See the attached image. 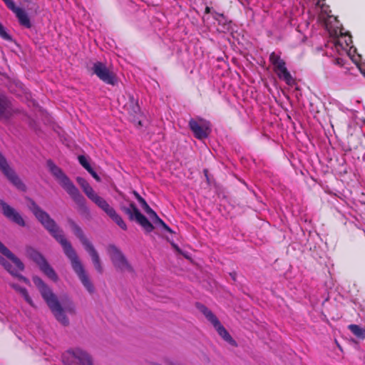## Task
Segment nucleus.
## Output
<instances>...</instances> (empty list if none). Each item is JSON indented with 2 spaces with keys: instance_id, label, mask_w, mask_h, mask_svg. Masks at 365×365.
I'll use <instances>...</instances> for the list:
<instances>
[{
  "instance_id": "obj_9",
  "label": "nucleus",
  "mask_w": 365,
  "mask_h": 365,
  "mask_svg": "<svg viewBox=\"0 0 365 365\" xmlns=\"http://www.w3.org/2000/svg\"><path fill=\"white\" fill-rule=\"evenodd\" d=\"M76 181L82 188L86 196L93 202L97 206L102 203L105 199L99 196L89 185L86 180L81 177H78Z\"/></svg>"
},
{
  "instance_id": "obj_13",
  "label": "nucleus",
  "mask_w": 365,
  "mask_h": 365,
  "mask_svg": "<svg viewBox=\"0 0 365 365\" xmlns=\"http://www.w3.org/2000/svg\"><path fill=\"white\" fill-rule=\"evenodd\" d=\"M73 234L79 239L84 248L86 249L93 244L86 237L81 228L71 219L68 220Z\"/></svg>"
},
{
  "instance_id": "obj_10",
  "label": "nucleus",
  "mask_w": 365,
  "mask_h": 365,
  "mask_svg": "<svg viewBox=\"0 0 365 365\" xmlns=\"http://www.w3.org/2000/svg\"><path fill=\"white\" fill-rule=\"evenodd\" d=\"M98 207L103 210L122 230H127V225L123 221V218L116 212L115 209L111 207L106 200Z\"/></svg>"
},
{
  "instance_id": "obj_12",
  "label": "nucleus",
  "mask_w": 365,
  "mask_h": 365,
  "mask_svg": "<svg viewBox=\"0 0 365 365\" xmlns=\"http://www.w3.org/2000/svg\"><path fill=\"white\" fill-rule=\"evenodd\" d=\"M0 206L1 207L4 215L7 218L19 225H23L22 217L14 208H12L9 205L1 200Z\"/></svg>"
},
{
  "instance_id": "obj_21",
  "label": "nucleus",
  "mask_w": 365,
  "mask_h": 365,
  "mask_svg": "<svg viewBox=\"0 0 365 365\" xmlns=\"http://www.w3.org/2000/svg\"><path fill=\"white\" fill-rule=\"evenodd\" d=\"M200 312L205 316L212 325L216 324L219 320L212 312L204 305L199 307Z\"/></svg>"
},
{
  "instance_id": "obj_22",
  "label": "nucleus",
  "mask_w": 365,
  "mask_h": 365,
  "mask_svg": "<svg viewBox=\"0 0 365 365\" xmlns=\"http://www.w3.org/2000/svg\"><path fill=\"white\" fill-rule=\"evenodd\" d=\"M129 113L133 117V120H135V118H138L140 115V108L138 103L135 101L134 98H130V106L129 109Z\"/></svg>"
},
{
  "instance_id": "obj_31",
  "label": "nucleus",
  "mask_w": 365,
  "mask_h": 365,
  "mask_svg": "<svg viewBox=\"0 0 365 365\" xmlns=\"http://www.w3.org/2000/svg\"><path fill=\"white\" fill-rule=\"evenodd\" d=\"M132 193L133 194V195L135 196V197L137 199L138 201H139L141 198H143L140 195V194L135 190H133Z\"/></svg>"
},
{
  "instance_id": "obj_15",
  "label": "nucleus",
  "mask_w": 365,
  "mask_h": 365,
  "mask_svg": "<svg viewBox=\"0 0 365 365\" xmlns=\"http://www.w3.org/2000/svg\"><path fill=\"white\" fill-rule=\"evenodd\" d=\"M215 329L217 331L218 334L229 344L233 346H237L236 341L232 337L226 329L221 324L220 322L218 321L214 325Z\"/></svg>"
},
{
  "instance_id": "obj_3",
  "label": "nucleus",
  "mask_w": 365,
  "mask_h": 365,
  "mask_svg": "<svg viewBox=\"0 0 365 365\" xmlns=\"http://www.w3.org/2000/svg\"><path fill=\"white\" fill-rule=\"evenodd\" d=\"M47 165L51 174L58 181L59 185L70 195L72 200L81 209L86 210V205L84 197L81 194L78 189L75 186L69 178L63 173L62 169L55 165L51 160L47 161Z\"/></svg>"
},
{
  "instance_id": "obj_20",
  "label": "nucleus",
  "mask_w": 365,
  "mask_h": 365,
  "mask_svg": "<svg viewBox=\"0 0 365 365\" xmlns=\"http://www.w3.org/2000/svg\"><path fill=\"white\" fill-rule=\"evenodd\" d=\"M348 329L359 339H365V328L351 324L348 326Z\"/></svg>"
},
{
  "instance_id": "obj_14",
  "label": "nucleus",
  "mask_w": 365,
  "mask_h": 365,
  "mask_svg": "<svg viewBox=\"0 0 365 365\" xmlns=\"http://www.w3.org/2000/svg\"><path fill=\"white\" fill-rule=\"evenodd\" d=\"M85 250L91 256L92 262L93 264V266H94L96 270L98 273L102 274L103 272V267L101 264L99 255H98V252L96 251V250L95 249L94 246L92 245Z\"/></svg>"
},
{
  "instance_id": "obj_19",
  "label": "nucleus",
  "mask_w": 365,
  "mask_h": 365,
  "mask_svg": "<svg viewBox=\"0 0 365 365\" xmlns=\"http://www.w3.org/2000/svg\"><path fill=\"white\" fill-rule=\"evenodd\" d=\"M7 7L11 10L17 16L21 25H23V9L16 6L12 0H3Z\"/></svg>"
},
{
  "instance_id": "obj_33",
  "label": "nucleus",
  "mask_w": 365,
  "mask_h": 365,
  "mask_svg": "<svg viewBox=\"0 0 365 365\" xmlns=\"http://www.w3.org/2000/svg\"><path fill=\"white\" fill-rule=\"evenodd\" d=\"M172 246L173 247V248L178 252H180V250L179 248V247L175 244V243H172Z\"/></svg>"
},
{
  "instance_id": "obj_5",
  "label": "nucleus",
  "mask_w": 365,
  "mask_h": 365,
  "mask_svg": "<svg viewBox=\"0 0 365 365\" xmlns=\"http://www.w3.org/2000/svg\"><path fill=\"white\" fill-rule=\"evenodd\" d=\"M107 252L112 262V264L116 270L121 272H134L133 267L129 263L125 255L115 245H109L107 247Z\"/></svg>"
},
{
  "instance_id": "obj_4",
  "label": "nucleus",
  "mask_w": 365,
  "mask_h": 365,
  "mask_svg": "<svg viewBox=\"0 0 365 365\" xmlns=\"http://www.w3.org/2000/svg\"><path fill=\"white\" fill-rule=\"evenodd\" d=\"M125 200L128 202V205L121 203L120 205V210L128 216L130 221H135L138 223L146 232L149 233L153 231L154 226L148 218L140 212L135 203L128 200Z\"/></svg>"
},
{
  "instance_id": "obj_17",
  "label": "nucleus",
  "mask_w": 365,
  "mask_h": 365,
  "mask_svg": "<svg viewBox=\"0 0 365 365\" xmlns=\"http://www.w3.org/2000/svg\"><path fill=\"white\" fill-rule=\"evenodd\" d=\"M277 76L285 81L288 86H293L295 84V80L293 78L289 71L287 70L286 66L282 67V68L277 71H274Z\"/></svg>"
},
{
  "instance_id": "obj_28",
  "label": "nucleus",
  "mask_w": 365,
  "mask_h": 365,
  "mask_svg": "<svg viewBox=\"0 0 365 365\" xmlns=\"http://www.w3.org/2000/svg\"><path fill=\"white\" fill-rule=\"evenodd\" d=\"M138 202L140 204L145 212L150 207L144 198H141Z\"/></svg>"
},
{
  "instance_id": "obj_1",
  "label": "nucleus",
  "mask_w": 365,
  "mask_h": 365,
  "mask_svg": "<svg viewBox=\"0 0 365 365\" xmlns=\"http://www.w3.org/2000/svg\"><path fill=\"white\" fill-rule=\"evenodd\" d=\"M26 207L34 215L36 220L57 242L61 245L65 255L70 259L72 268L77 274L81 282L91 294H93L95 292V287L81 262L76 251L73 248L71 244L65 237L63 230L59 227L50 215L43 210L32 199L26 198Z\"/></svg>"
},
{
  "instance_id": "obj_36",
  "label": "nucleus",
  "mask_w": 365,
  "mask_h": 365,
  "mask_svg": "<svg viewBox=\"0 0 365 365\" xmlns=\"http://www.w3.org/2000/svg\"><path fill=\"white\" fill-rule=\"evenodd\" d=\"M29 95H30L29 93H28L27 92H26V91L24 90V98H26L28 99L29 98Z\"/></svg>"
},
{
  "instance_id": "obj_16",
  "label": "nucleus",
  "mask_w": 365,
  "mask_h": 365,
  "mask_svg": "<svg viewBox=\"0 0 365 365\" xmlns=\"http://www.w3.org/2000/svg\"><path fill=\"white\" fill-rule=\"evenodd\" d=\"M12 108L10 101L0 94V118H7L12 114Z\"/></svg>"
},
{
  "instance_id": "obj_6",
  "label": "nucleus",
  "mask_w": 365,
  "mask_h": 365,
  "mask_svg": "<svg viewBox=\"0 0 365 365\" xmlns=\"http://www.w3.org/2000/svg\"><path fill=\"white\" fill-rule=\"evenodd\" d=\"M26 255L29 259H31L38 266L41 271L45 275H46L53 282L58 281V277L56 272L41 253L32 247H27L26 250Z\"/></svg>"
},
{
  "instance_id": "obj_29",
  "label": "nucleus",
  "mask_w": 365,
  "mask_h": 365,
  "mask_svg": "<svg viewBox=\"0 0 365 365\" xmlns=\"http://www.w3.org/2000/svg\"><path fill=\"white\" fill-rule=\"evenodd\" d=\"M24 27L31 28V24L27 14L24 12Z\"/></svg>"
},
{
  "instance_id": "obj_27",
  "label": "nucleus",
  "mask_w": 365,
  "mask_h": 365,
  "mask_svg": "<svg viewBox=\"0 0 365 365\" xmlns=\"http://www.w3.org/2000/svg\"><path fill=\"white\" fill-rule=\"evenodd\" d=\"M145 212L150 216L151 220H153V221L158 217L157 213L151 207L147 210Z\"/></svg>"
},
{
  "instance_id": "obj_7",
  "label": "nucleus",
  "mask_w": 365,
  "mask_h": 365,
  "mask_svg": "<svg viewBox=\"0 0 365 365\" xmlns=\"http://www.w3.org/2000/svg\"><path fill=\"white\" fill-rule=\"evenodd\" d=\"M92 73L96 75L103 83L115 86L118 83V78L113 71L101 61H96L91 68Z\"/></svg>"
},
{
  "instance_id": "obj_8",
  "label": "nucleus",
  "mask_w": 365,
  "mask_h": 365,
  "mask_svg": "<svg viewBox=\"0 0 365 365\" xmlns=\"http://www.w3.org/2000/svg\"><path fill=\"white\" fill-rule=\"evenodd\" d=\"M189 127L195 137L199 140L207 138L210 133V123L200 118L197 120L191 118Z\"/></svg>"
},
{
  "instance_id": "obj_23",
  "label": "nucleus",
  "mask_w": 365,
  "mask_h": 365,
  "mask_svg": "<svg viewBox=\"0 0 365 365\" xmlns=\"http://www.w3.org/2000/svg\"><path fill=\"white\" fill-rule=\"evenodd\" d=\"M153 222L156 225H160L167 232H170V233L173 232V230L170 229V227L169 226H168L165 223V222L162 219H160L159 217H158V218H156Z\"/></svg>"
},
{
  "instance_id": "obj_37",
  "label": "nucleus",
  "mask_w": 365,
  "mask_h": 365,
  "mask_svg": "<svg viewBox=\"0 0 365 365\" xmlns=\"http://www.w3.org/2000/svg\"><path fill=\"white\" fill-rule=\"evenodd\" d=\"M138 124L141 125V121L140 120H138Z\"/></svg>"
},
{
  "instance_id": "obj_18",
  "label": "nucleus",
  "mask_w": 365,
  "mask_h": 365,
  "mask_svg": "<svg viewBox=\"0 0 365 365\" xmlns=\"http://www.w3.org/2000/svg\"><path fill=\"white\" fill-rule=\"evenodd\" d=\"M269 60L274 66V71H277L278 69L282 68V67L286 66L285 61L275 52H272L270 53Z\"/></svg>"
},
{
  "instance_id": "obj_25",
  "label": "nucleus",
  "mask_w": 365,
  "mask_h": 365,
  "mask_svg": "<svg viewBox=\"0 0 365 365\" xmlns=\"http://www.w3.org/2000/svg\"><path fill=\"white\" fill-rule=\"evenodd\" d=\"M0 36L5 40L10 39L9 35L7 34L1 24H0Z\"/></svg>"
},
{
  "instance_id": "obj_26",
  "label": "nucleus",
  "mask_w": 365,
  "mask_h": 365,
  "mask_svg": "<svg viewBox=\"0 0 365 365\" xmlns=\"http://www.w3.org/2000/svg\"><path fill=\"white\" fill-rule=\"evenodd\" d=\"M91 175L92 177L98 182H100L101 178L99 175L96 173V172L93 169L92 167H90L88 170H86Z\"/></svg>"
},
{
  "instance_id": "obj_35",
  "label": "nucleus",
  "mask_w": 365,
  "mask_h": 365,
  "mask_svg": "<svg viewBox=\"0 0 365 365\" xmlns=\"http://www.w3.org/2000/svg\"><path fill=\"white\" fill-rule=\"evenodd\" d=\"M210 11H211L210 7H209V6H206V7H205V14H210Z\"/></svg>"
},
{
  "instance_id": "obj_2",
  "label": "nucleus",
  "mask_w": 365,
  "mask_h": 365,
  "mask_svg": "<svg viewBox=\"0 0 365 365\" xmlns=\"http://www.w3.org/2000/svg\"><path fill=\"white\" fill-rule=\"evenodd\" d=\"M33 282L55 319L63 326H68L69 319L66 314L68 313L73 315L76 313V306L73 301L69 298H66L63 302V307L51 288L49 287L40 277L36 276L34 277Z\"/></svg>"
},
{
  "instance_id": "obj_30",
  "label": "nucleus",
  "mask_w": 365,
  "mask_h": 365,
  "mask_svg": "<svg viewBox=\"0 0 365 365\" xmlns=\"http://www.w3.org/2000/svg\"><path fill=\"white\" fill-rule=\"evenodd\" d=\"M344 37L345 38V43L347 46H349V44L352 42L351 41V36L350 35H344Z\"/></svg>"
},
{
  "instance_id": "obj_24",
  "label": "nucleus",
  "mask_w": 365,
  "mask_h": 365,
  "mask_svg": "<svg viewBox=\"0 0 365 365\" xmlns=\"http://www.w3.org/2000/svg\"><path fill=\"white\" fill-rule=\"evenodd\" d=\"M79 163L86 169L88 170L90 168L91 165L87 160L86 158L84 155H79L78 157Z\"/></svg>"
},
{
  "instance_id": "obj_38",
  "label": "nucleus",
  "mask_w": 365,
  "mask_h": 365,
  "mask_svg": "<svg viewBox=\"0 0 365 365\" xmlns=\"http://www.w3.org/2000/svg\"><path fill=\"white\" fill-rule=\"evenodd\" d=\"M24 282H26V281H27V280H26V279L25 277H24Z\"/></svg>"
},
{
  "instance_id": "obj_11",
  "label": "nucleus",
  "mask_w": 365,
  "mask_h": 365,
  "mask_svg": "<svg viewBox=\"0 0 365 365\" xmlns=\"http://www.w3.org/2000/svg\"><path fill=\"white\" fill-rule=\"evenodd\" d=\"M68 354L72 356L73 362L78 365H93L91 356L81 349L76 348L69 350L68 351Z\"/></svg>"
},
{
  "instance_id": "obj_34",
  "label": "nucleus",
  "mask_w": 365,
  "mask_h": 365,
  "mask_svg": "<svg viewBox=\"0 0 365 365\" xmlns=\"http://www.w3.org/2000/svg\"><path fill=\"white\" fill-rule=\"evenodd\" d=\"M24 299H25L27 302H30V299H29V297H28L27 293L26 292V291H25V290H24Z\"/></svg>"
},
{
  "instance_id": "obj_32",
  "label": "nucleus",
  "mask_w": 365,
  "mask_h": 365,
  "mask_svg": "<svg viewBox=\"0 0 365 365\" xmlns=\"http://www.w3.org/2000/svg\"><path fill=\"white\" fill-rule=\"evenodd\" d=\"M230 277H231V278L232 279L233 281H236V277H237L236 272H230Z\"/></svg>"
}]
</instances>
